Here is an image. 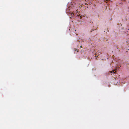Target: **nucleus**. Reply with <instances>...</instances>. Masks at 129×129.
Instances as JSON below:
<instances>
[{
    "mask_svg": "<svg viewBox=\"0 0 129 129\" xmlns=\"http://www.w3.org/2000/svg\"><path fill=\"white\" fill-rule=\"evenodd\" d=\"M81 16H80V18H81Z\"/></svg>",
    "mask_w": 129,
    "mask_h": 129,
    "instance_id": "obj_9",
    "label": "nucleus"
},
{
    "mask_svg": "<svg viewBox=\"0 0 129 129\" xmlns=\"http://www.w3.org/2000/svg\"><path fill=\"white\" fill-rule=\"evenodd\" d=\"M78 11V10H76V11L75 12H72L71 13V15H74L75 14H76V13H77V12Z\"/></svg>",
    "mask_w": 129,
    "mask_h": 129,
    "instance_id": "obj_2",
    "label": "nucleus"
},
{
    "mask_svg": "<svg viewBox=\"0 0 129 129\" xmlns=\"http://www.w3.org/2000/svg\"><path fill=\"white\" fill-rule=\"evenodd\" d=\"M78 50L76 49L75 50V53H77V52H78Z\"/></svg>",
    "mask_w": 129,
    "mask_h": 129,
    "instance_id": "obj_4",
    "label": "nucleus"
},
{
    "mask_svg": "<svg viewBox=\"0 0 129 129\" xmlns=\"http://www.w3.org/2000/svg\"><path fill=\"white\" fill-rule=\"evenodd\" d=\"M122 1H125V0H121Z\"/></svg>",
    "mask_w": 129,
    "mask_h": 129,
    "instance_id": "obj_6",
    "label": "nucleus"
},
{
    "mask_svg": "<svg viewBox=\"0 0 129 129\" xmlns=\"http://www.w3.org/2000/svg\"><path fill=\"white\" fill-rule=\"evenodd\" d=\"M76 35L77 36L78 35V34H76Z\"/></svg>",
    "mask_w": 129,
    "mask_h": 129,
    "instance_id": "obj_8",
    "label": "nucleus"
},
{
    "mask_svg": "<svg viewBox=\"0 0 129 129\" xmlns=\"http://www.w3.org/2000/svg\"><path fill=\"white\" fill-rule=\"evenodd\" d=\"M98 52L97 51H96V50H94V52H93V54H94V55H95V57H98V56H99V55L100 54V53H98Z\"/></svg>",
    "mask_w": 129,
    "mask_h": 129,
    "instance_id": "obj_1",
    "label": "nucleus"
},
{
    "mask_svg": "<svg viewBox=\"0 0 129 129\" xmlns=\"http://www.w3.org/2000/svg\"><path fill=\"white\" fill-rule=\"evenodd\" d=\"M115 72V70H113L112 71H109V72L111 73H112L113 72L114 73Z\"/></svg>",
    "mask_w": 129,
    "mask_h": 129,
    "instance_id": "obj_3",
    "label": "nucleus"
},
{
    "mask_svg": "<svg viewBox=\"0 0 129 129\" xmlns=\"http://www.w3.org/2000/svg\"><path fill=\"white\" fill-rule=\"evenodd\" d=\"M83 5H81V7H82L83 6Z\"/></svg>",
    "mask_w": 129,
    "mask_h": 129,
    "instance_id": "obj_5",
    "label": "nucleus"
},
{
    "mask_svg": "<svg viewBox=\"0 0 129 129\" xmlns=\"http://www.w3.org/2000/svg\"><path fill=\"white\" fill-rule=\"evenodd\" d=\"M79 16V15H78V14L77 15V16Z\"/></svg>",
    "mask_w": 129,
    "mask_h": 129,
    "instance_id": "obj_7",
    "label": "nucleus"
}]
</instances>
